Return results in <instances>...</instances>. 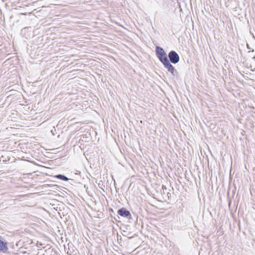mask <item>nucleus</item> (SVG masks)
I'll list each match as a JSON object with an SVG mask.
<instances>
[{
	"label": "nucleus",
	"instance_id": "nucleus-1",
	"mask_svg": "<svg viewBox=\"0 0 255 255\" xmlns=\"http://www.w3.org/2000/svg\"><path fill=\"white\" fill-rule=\"evenodd\" d=\"M155 51L158 58L161 63H163V62L168 59L166 52L162 47L157 46Z\"/></svg>",
	"mask_w": 255,
	"mask_h": 255
},
{
	"label": "nucleus",
	"instance_id": "nucleus-2",
	"mask_svg": "<svg viewBox=\"0 0 255 255\" xmlns=\"http://www.w3.org/2000/svg\"><path fill=\"white\" fill-rule=\"evenodd\" d=\"M168 57L169 61L174 64L177 63L180 60L179 55L174 50H171L169 52Z\"/></svg>",
	"mask_w": 255,
	"mask_h": 255
},
{
	"label": "nucleus",
	"instance_id": "nucleus-3",
	"mask_svg": "<svg viewBox=\"0 0 255 255\" xmlns=\"http://www.w3.org/2000/svg\"><path fill=\"white\" fill-rule=\"evenodd\" d=\"M162 63L164 65V67L167 69L169 72L171 73L173 75H174V72L175 71V70L174 67L171 64L172 63H171L168 59Z\"/></svg>",
	"mask_w": 255,
	"mask_h": 255
},
{
	"label": "nucleus",
	"instance_id": "nucleus-4",
	"mask_svg": "<svg viewBox=\"0 0 255 255\" xmlns=\"http://www.w3.org/2000/svg\"><path fill=\"white\" fill-rule=\"evenodd\" d=\"M118 214L122 217L129 218L131 217V214L128 210L125 208H122L118 210Z\"/></svg>",
	"mask_w": 255,
	"mask_h": 255
},
{
	"label": "nucleus",
	"instance_id": "nucleus-5",
	"mask_svg": "<svg viewBox=\"0 0 255 255\" xmlns=\"http://www.w3.org/2000/svg\"><path fill=\"white\" fill-rule=\"evenodd\" d=\"M1 238V236H0ZM8 250L7 243L0 240V252L5 253Z\"/></svg>",
	"mask_w": 255,
	"mask_h": 255
},
{
	"label": "nucleus",
	"instance_id": "nucleus-6",
	"mask_svg": "<svg viewBox=\"0 0 255 255\" xmlns=\"http://www.w3.org/2000/svg\"><path fill=\"white\" fill-rule=\"evenodd\" d=\"M55 177L59 179H60L61 180L63 181H68L69 180V178L66 177L65 175L63 174H58L55 176Z\"/></svg>",
	"mask_w": 255,
	"mask_h": 255
},
{
	"label": "nucleus",
	"instance_id": "nucleus-7",
	"mask_svg": "<svg viewBox=\"0 0 255 255\" xmlns=\"http://www.w3.org/2000/svg\"><path fill=\"white\" fill-rule=\"evenodd\" d=\"M37 246L38 247H39L40 246H42V244L41 243H40V244L37 243Z\"/></svg>",
	"mask_w": 255,
	"mask_h": 255
},
{
	"label": "nucleus",
	"instance_id": "nucleus-8",
	"mask_svg": "<svg viewBox=\"0 0 255 255\" xmlns=\"http://www.w3.org/2000/svg\"><path fill=\"white\" fill-rule=\"evenodd\" d=\"M254 58H255V57H254Z\"/></svg>",
	"mask_w": 255,
	"mask_h": 255
}]
</instances>
